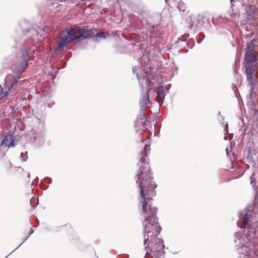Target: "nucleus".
Wrapping results in <instances>:
<instances>
[{
	"label": "nucleus",
	"instance_id": "11",
	"mask_svg": "<svg viewBox=\"0 0 258 258\" xmlns=\"http://www.w3.org/2000/svg\"><path fill=\"white\" fill-rule=\"evenodd\" d=\"M190 17L191 18L190 21L192 26H193L194 24H196L197 26H198V25L200 24V19H203V16L201 15H199L198 16L192 15V16H190Z\"/></svg>",
	"mask_w": 258,
	"mask_h": 258
},
{
	"label": "nucleus",
	"instance_id": "1",
	"mask_svg": "<svg viewBox=\"0 0 258 258\" xmlns=\"http://www.w3.org/2000/svg\"><path fill=\"white\" fill-rule=\"evenodd\" d=\"M146 145L143 151L138 155L139 169L137 173L136 183L139 185L141 196V206L139 213L142 219L144 245L153 252H159L164 248L162 239L157 238L161 231L156 217L157 209L149 205L147 202L152 200L156 195V185L153 179V174L147 157V151L150 150Z\"/></svg>",
	"mask_w": 258,
	"mask_h": 258
},
{
	"label": "nucleus",
	"instance_id": "9",
	"mask_svg": "<svg viewBox=\"0 0 258 258\" xmlns=\"http://www.w3.org/2000/svg\"><path fill=\"white\" fill-rule=\"evenodd\" d=\"M258 47V39H252L249 43L247 44V47L244 49L245 52H255V49Z\"/></svg>",
	"mask_w": 258,
	"mask_h": 258
},
{
	"label": "nucleus",
	"instance_id": "14",
	"mask_svg": "<svg viewBox=\"0 0 258 258\" xmlns=\"http://www.w3.org/2000/svg\"><path fill=\"white\" fill-rule=\"evenodd\" d=\"M250 183L252 186L254 187L256 183V178L255 173H252L250 177Z\"/></svg>",
	"mask_w": 258,
	"mask_h": 258
},
{
	"label": "nucleus",
	"instance_id": "12",
	"mask_svg": "<svg viewBox=\"0 0 258 258\" xmlns=\"http://www.w3.org/2000/svg\"><path fill=\"white\" fill-rule=\"evenodd\" d=\"M150 89H148L147 94L145 95L144 97L143 98L142 101H141L140 104L142 107L145 106L148 103H149V98L148 93L150 91Z\"/></svg>",
	"mask_w": 258,
	"mask_h": 258
},
{
	"label": "nucleus",
	"instance_id": "7",
	"mask_svg": "<svg viewBox=\"0 0 258 258\" xmlns=\"http://www.w3.org/2000/svg\"><path fill=\"white\" fill-rule=\"evenodd\" d=\"M247 18L256 21L258 19V11L254 6H248L245 8Z\"/></svg>",
	"mask_w": 258,
	"mask_h": 258
},
{
	"label": "nucleus",
	"instance_id": "19",
	"mask_svg": "<svg viewBox=\"0 0 258 258\" xmlns=\"http://www.w3.org/2000/svg\"><path fill=\"white\" fill-rule=\"evenodd\" d=\"M65 226L67 227H69V228H71V227L70 226H67V225H66Z\"/></svg>",
	"mask_w": 258,
	"mask_h": 258
},
{
	"label": "nucleus",
	"instance_id": "8",
	"mask_svg": "<svg viewBox=\"0 0 258 258\" xmlns=\"http://www.w3.org/2000/svg\"><path fill=\"white\" fill-rule=\"evenodd\" d=\"M14 140L15 138L14 136L12 135H8L7 136H6L4 139L3 140L2 144L8 147H14Z\"/></svg>",
	"mask_w": 258,
	"mask_h": 258
},
{
	"label": "nucleus",
	"instance_id": "17",
	"mask_svg": "<svg viewBox=\"0 0 258 258\" xmlns=\"http://www.w3.org/2000/svg\"><path fill=\"white\" fill-rule=\"evenodd\" d=\"M96 36L97 37H105V34L104 33H98L96 34Z\"/></svg>",
	"mask_w": 258,
	"mask_h": 258
},
{
	"label": "nucleus",
	"instance_id": "20",
	"mask_svg": "<svg viewBox=\"0 0 258 258\" xmlns=\"http://www.w3.org/2000/svg\"><path fill=\"white\" fill-rule=\"evenodd\" d=\"M183 7H184L182 6V9H184Z\"/></svg>",
	"mask_w": 258,
	"mask_h": 258
},
{
	"label": "nucleus",
	"instance_id": "10",
	"mask_svg": "<svg viewBox=\"0 0 258 258\" xmlns=\"http://www.w3.org/2000/svg\"><path fill=\"white\" fill-rule=\"evenodd\" d=\"M147 120V118L144 115H141L137 120V124L139 126L142 127L141 130L145 131L147 129L146 122Z\"/></svg>",
	"mask_w": 258,
	"mask_h": 258
},
{
	"label": "nucleus",
	"instance_id": "4",
	"mask_svg": "<svg viewBox=\"0 0 258 258\" xmlns=\"http://www.w3.org/2000/svg\"><path fill=\"white\" fill-rule=\"evenodd\" d=\"M18 62L16 64V68L19 76L28 67L29 62L28 52L26 49L22 50L20 55L18 57Z\"/></svg>",
	"mask_w": 258,
	"mask_h": 258
},
{
	"label": "nucleus",
	"instance_id": "16",
	"mask_svg": "<svg viewBox=\"0 0 258 258\" xmlns=\"http://www.w3.org/2000/svg\"><path fill=\"white\" fill-rule=\"evenodd\" d=\"M20 76H19L18 77H17V78H14V82L11 86V88H13L14 87V85L18 82V80L20 79Z\"/></svg>",
	"mask_w": 258,
	"mask_h": 258
},
{
	"label": "nucleus",
	"instance_id": "5",
	"mask_svg": "<svg viewBox=\"0 0 258 258\" xmlns=\"http://www.w3.org/2000/svg\"><path fill=\"white\" fill-rule=\"evenodd\" d=\"M246 79L248 82V84L250 86V96L251 97L255 96V93H253V89L257 83V80L255 78V67H245Z\"/></svg>",
	"mask_w": 258,
	"mask_h": 258
},
{
	"label": "nucleus",
	"instance_id": "3",
	"mask_svg": "<svg viewBox=\"0 0 258 258\" xmlns=\"http://www.w3.org/2000/svg\"><path fill=\"white\" fill-rule=\"evenodd\" d=\"M253 219L252 216H250L248 214L246 213L244 216L241 215L239 218V224L242 228L244 229L243 231L244 235L247 239V243L249 244H251L252 248L249 249L253 251L258 250V236H257V225L255 222H251ZM247 246L250 247V245Z\"/></svg>",
	"mask_w": 258,
	"mask_h": 258
},
{
	"label": "nucleus",
	"instance_id": "2",
	"mask_svg": "<svg viewBox=\"0 0 258 258\" xmlns=\"http://www.w3.org/2000/svg\"><path fill=\"white\" fill-rule=\"evenodd\" d=\"M92 32L87 27L71 26L60 32L57 40L58 47L62 48L66 44L80 38L85 39L91 35Z\"/></svg>",
	"mask_w": 258,
	"mask_h": 258
},
{
	"label": "nucleus",
	"instance_id": "18",
	"mask_svg": "<svg viewBox=\"0 0 258 258\" xmlns=\"http://www.w3.org/2000/svg\"><path fill=\"white\" fill-rule=\"evenodd\" d=\"M182 5H183L182 4H179V6H178V9L179 10L181 11H185V9H182Z\"/></svg>",
	"mask_w": 258,
	"mask_h": 258
},
{
	"label": "nucleus",
	"instance_id": "15",
	"mask_svg": "<svg viewBox=\"0 0 258 258\" xmlns=\"http://www.w3.org/2000/svg\"><path fill=\"white\" fill-rule=\"evenodd\" d=\"M7 95V91H6L5 92H4L3 89L2 88V92L0 94V96L1 98H4Z\"/></svg>",
	"mask_w": 258,
	"mask_h": 258
},
{
	"label": "nucleus",
	"instance_id": "6",
	"mask_svg": "<svg viewBox=\"0 0 258 258\" xmlns=\"http://www.w3.org/2000/svg\"><path fill=\"white\" fill-rule=\"evenodd\" d=\"M257 53L250 51L245 52V67H254L253 63L257 60Z\"/></svg>",
	"mask_w": 258,
	"mask_h": 258
},
{
	"label": "nucleus",
	"instance_id": "13",
	"mask_svg": "<svg viewBox=\"0 0 258 258\" xmlns=\"http://www.w3.org/2000/svg\"><path fill=\"white\" fill-rule=\"evenodd\" d=\"M162 87L161 88H159L156 91L157 94V98L159 99H162L164 97V93L162 89Z\"/></svg>",
	"mask_w": 258,
	"mask_h": 258
}]
</instances>
